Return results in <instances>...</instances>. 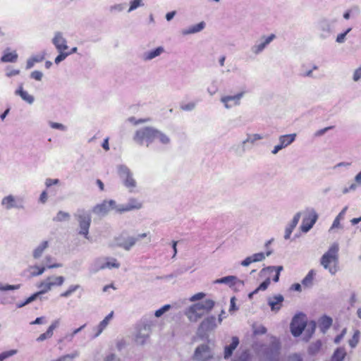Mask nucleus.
<instances>
[{
  "label": "nucleus",
  "instance_id": "f257e3e1",
  "mask_svg": "<svg viewBox=\"0 0 361 361\" xmlns=\"http://www.w3.org/2000/svg\"><path fill=\"white\" fill-rule=\"evenodd\" d=\"M253 348L259 361H279L281 344L276 337H271L269 344L255 343Z\"/></svg>",
  "mask_w": 361,
  "mask_h": 361
},
{
  "label": "nucleus",
  "instance_id": "f03ea898",
  "mask_svg": "<svg viewBox=\"0 0 361 361\" xmlns=\"http://www.w3.org/2000/svg\"><path fill=\"white\" fill-rule=\"evenodd\" d=\"M339 245L338 243H332L328 250L320 259L321 265L331 275L338 271Z\"/></svg>",
  "mask_w": 361,
  "mask_h": 361
},
{
  "label": "nucleus",
  "instance_id": "7ed1b4c3",
  "mask_svg": "<svg viewBox=\"0 0 361 361\" xmlns=\"http://www.w3.org/2000/svg\"><path fill=\"white\" fill-rule=\"evenodd\" d=\"M214 301L206 299L204 301L197 302L190 306L185 311V314L190 322H196L204 314L210 312L214 306Z\"/></svg>",
  "mask_w": 361,
  "mask_h": 361
},
{
  "label": "nucleus",
  "instance_id": "20e7f679",
  "mask_svg": "<svg viewBox=\"0 0 361 361\" xmlns=\"http://www.w3.org/2000/svg\"><path fill=\"white\" fill-rule=\"evenodd\" d=\"M117 171L123 185L130 192H137V183L133 171L124 164L117 166Z\"/></svg>",
  "mask_w": 361,
  "mask_h": 361
},
{
  "label": "nucleus",
  "instance_id": "39448f33",
  "mask_svg": "<svg viewBox=\"0 0 361 361\" xmlns=\"http://www.w3.org/2000/svg\"><path fill=\"white\" fill-rule=\"evenodd\" d=\"M155 128L152 127H144L135 131L133 140L139 145L149 146L154 142Z\"/></svg>",
  "mask_w": 361,
  "mask_h": 361
},
{
  "label": "nucleus",
  "instance_id": "423d86ee",
  "mask_svg": "<svg viewBox=\"0 0 361 361\" xmlns=\"http://www.w3.org/2000/svg\"><path fill=\"white\" fill-rule=\"evenodd\" d=\"M336 19L324 18L320 19L317 24V29L319 31V38L326 39L329 37L335 30Z\"/></svg>",
  "mask_w": 361,
  "mask_h": 361
},
{
  "label": "nucleus",
  "instance_id": "0eeeda50",
  "mask_svg": "<svg viewBox=\"0 0 361 361\" xmlns=\"http://www.w3.org/2000/svg\"><path fill=\"white\" fill-rule=\"evenodd\" d=\"M1 205L6 210L23 209L25 208V199L22 196L10 194L1 199Z\"/></svg>",
  "mask_w": 361,
  "mask_h": 361
},
{
  "label": "nucleus",
  "instance_id": "6e6552de",
  "mask_svg": "<svg viewBox=\"0 0 361 361\" xmlns=\"http://www.w3.org/2000/svg\"><path fill=\"white\" fill-rule=\"evenodd\" d=\"M75 216L79 223V233L86 239H89V228L91 224V216L89 212L84 209L78 210Z\"/></svg>",
  "mask_w": 361,
  "mask_h": 361
},
{
  "label": "nucleus",
  "instance_id": "1a4fd4ad",
  "mask_svg": "<svg viewBox=\"0 0 361 361\" xmlns=\"http://www.w3.org/2000/svg\"><path fill=\"white\" fill-rule=\"evenodd\" d=\"M214 353L208 343L199 345L192 357L193 361H208L213 358Z\"/></svg>",
  "mask_w": 361,
  "mask_h": 361
},
{
  "label": "nucleus",
  "instance_id": "9d476101",
  "mask_svg": "<svg viewBox=\"0 0 361 361\" xmlns=\"http://www.w3.org/2000/svg\"><path fill=\"white\" fill-rule=\"evenodd\" d=\"M318 215L313 208H307L305 211V216L300 226L303 233H307L317 221Z\"/></svg>",
  "mask_w": 361,
  "mask_h": 361
},
{
  "label": "nucleus",
  "instance_id": "9b49d317",
  "mask_svg": "<svg viewBox=\"0 0 361 361\" xmlns=\"http://www.w3.org/2000/svg\"><path fill=\"white\" fill-rule=\"evenodd\" d=\"M306 323V317L304 314L300 313L295 315L290 326L292 334L295 337L299 336L304 330Z\"/></svg>",
  "mask_w": 361,
  "mask_h": 361
},
{
  "label": "nucleus",
  "instance_id": "f8f14e48",
  "mask_svg": "<svg viewBox=\"0 0 361 361\" xmlns=\"http://www.w3.org/2000/svg\"><path fill=\"white\" fill-rule=\"evenodd\" d=\"M276 38L274 34H271L268 36H262L254 45L252 46L250 51L255 56L260 54Z\"/></svg>",
  "mask_w": 361,
  "mask_h": 361
},
{
  "label": "nucleus",
  "instance_id": "ddd939ff",
  "mask_svg": "<svg viewBox=\"0 0 361 361\" xmlns=\"http://www.w3.org/2000/svg\"><path fill=\"white\" fill-rule=\"evenodd\" d=\"M244 94L245 92H240L234 95H223L220 98V102L226 109H231L240 105Z\"/></svg>",
  "mask_w": 361,
  "mask_h": 361
},
{
  "label": "nucleus",
  "instance_id": "4468645a",
  "mask_svg": "<svg viewBox=\"0 0 361 361\" xmlns=\"http://www.w3.org/2000/svg\"><path fill=\"white\" fill-rule=\"evenodd\" d=\"M297 135L295 133L281 135L279 137V142L271 150V154L275 155L279 151L290 146L296 139Z\"/></svg>",
  "mask_w": 361,
  "mask_h": 361
},
{
  "label": "nucleus",
  "instance_id": "2eb2a0df",
  "mask_svg": "<svg viewBox=\"0 0 361 361\" xmlns=\"http://www.w3.org/2000/svg\"><path fill=\"white\" fill-rule=\"evenodd\" d=\"M283 269L282 266H269L263 268L259 271V277L264 278V279H269L271 281V278L274 274L272 279L274 282H278L279 280V276L281 271Z\"/></svg>",
  "mask_w": 361,
  "mask_h": 361
},
{
  "label": "nucleus",
  "instance_id": "dca6fc26",
  "mask_svg": "<svg viewBox=\"0 0 361 361\" xmlns=\"http://www.w3.org/2000/svg\"><path fill=\"white\" fill-rule=\"evenodd\" d=\"M152 325V322H147L141 325L135 335V341L137 343L141 345L145 343L149 336Z\"/></svg>",
  "mask_w": 361,
  "mask_h": 361
},
{
  "label": "nucleus",
  "instance_id": "f3484780",
  "mask_svg": "<svg viewBox=\"0 0 361 361\" xmlns=\"http://www.w3.org/2000/svg\"><path fill=\"white\" fill-rule=\"evenodd\" d=\"M51 43L57 51L67 50L68 49L67 39L64 37L63 33L61 31L54 32Z\"/></svg>",
  "mask_w": 361,
  "mask_h": 361
},
{
  "label": "nucleus",
  "instance_id": "a211bd4d",
  "mask_svg": "<svg viewBox=\"0 0 361 361\" xmlns=\"http://www.w3.org/2000/svg\"><path fill=\"white\" fill-rule=\"evenodd\" d=\"M114 205V200H104L101 204H97L92 209V212L99 215L104 216L108 214V212L111 210H113V207Z\"/></svg>",
  "mask_w": 361,
  "mask_h": 361
},
{
  "label": "nucleus",
  "instance_id": "6ab92c4d",
  "mask_svg": "<svg viewBox=\"0 0 361 361\" xmlns=\"http://www.w3.org/2000/svg\"><path fill=\"white\" fill-rule=\"evenodd\" d=\"M284 298L282 295L278 294L267 298V302L271 310L275 313L278 312L283 306Z\"/></svg>",
  "mask_w": 361,
  "mask_h": 361
},
{
  "label": "nucleus",
  "instance_id": "aec40b11",
  "mask_svg": "<svg viewBox=\"0 0 361 361\" xmlns=\"http://www.w3.org/2000/svg\"><path fill=\"white\" fill-rule=\"evenodd\" d=\"M219 324L214 316H209L201 322L199 329L204 332H208L214 330Z\"/></svg>",
  "mask_w": 361,
  "mask_h": 361
},
{
  "label": "nucleus",
  "instance_id": "412c9836",
  "mask_svg": "<svg viewBox=\"0 0 361 361\" xmlns=\"http://www.w3.org/2000/svg\"><path fill=\"white\" fill-rule=\"evenodd\" d=\"M165 52V49L162 46L156 47L155 49L147 51L142 55V59L144 61H149Z\"/></svg>",
  "mask_w": 361,
  "mask_h": 361
},
{
  "label": "nucleus",
  "instance_id": "4be33fe9",
  "mask_svg": "<svg viewBox=\"0 0 361 361\" xmlns=\"http://www.w3.org/2000/svg\"><path fill=\"white\" fill-rule=\"evenodd\" d=\"M106 258L98 257L94 259L89 267V271L90 274H96L100 270L106 269Z\"/></svg>",
  "mask_w": 361,
  "mask_h": 361
},
{
  "label": "nucleus",
  "instance_id": "5701e85b",
  "mask_svg": "<svg viewBox=\"0 0 361 361\" xmlns=\"http://www.w3.org/2000/svg\"><path fill=\"white\" fill-rule=\"evenodd\" d=\"M206 27V23L204 21H202L199 23L185 27L181 30V34L183 36L190 35L198 33L202 31Z\"/></svg>",
  "mask_w": 361,
  "mask_h": 361
},
{
  "label": "nucleus",
  "instance_id": "b1692460",
  "mask_svg": "<svg viewBox=\"0 0 361 361\" xmlns=\"http://www.w3.org/2000/svg\"><path fill=\"white\" fill-rule=\"evenodd\" d=\"M301 214L300 212L296 213L291 221L286 226L285 229V234H284V238L286 240H288L290 238V235L294 230V228L298 225L300 219Z\"/></svg>",
  "mask_w": 361,
  "mask_h": 361
},
{
  "label": "nucleus",
  "instance_id": "393cba45",
  "mask_svg": "<svg viewBox=\"0 0 361 361\" xmlns=\"http://www.w3.org/2000/svg\"><path fill=\"white\" fill-rule=\"evenodd\" d=\"M239 345V339L236 336H233L231 342L229 344H226L224 347V357L225 359H228L233 354V350Z\"/></svg>",
  "mask_w": 361,
  "mask_h": 361
},
{
  "label": "nucleus",
  "instance_id": "a878e982",
  "mask_svg": "<svg viewBox=\"0 0 361 361\" xmlns=\"http://www.w3.org/2000/svg\"><path fill=\"white\" fill-rule=\"evenodd\" d=\"M114 316V312H111L108 315L105 317V318L99 322L98 326L95 328L96 333L94 336V338L99 336L102 331L106 328L109 325L110 321L112 319Z\"/></svg>",
  "mask_w": 361,
  "mask_h": 361
},
{
  "label": "nucleus",
  "instance_id": "bb28decb",
  "mask_svg": "<svg viewBox=\"0 0 361 361\" xmlns=\"http://www.w3.org/2000/svg\"><path fill=\"white\" fill-rule=\"evenodd\" d=\"M15 94L20 96L23 100L29 104H32L35 101L34 97L30 94L27 91L24 90L22 85H20L15 91Z\"/></svg>",
  "mask_w": 361,
  "mask_h": 361
},
{
  "label": "nucleus",
  "instance_id": "cd10ccee",
  "mask_svg": "<svg viewBox=\"0 0 361 361\" xmlns=\"http://www.w3.org/2000/svg\"><path fill=\"white\" fill-rule=\"evenodd\" d=\"M46 270V266L42 264H34L27 267V271L31 277H35L42 275Z\"/></svg>",
  "mask_w": 361,
  "mask_h": 361
},
{
  "label": "nucleus",
  "instance_id": "c85d7f7f",
  "mask_svg": "<svg viewBox=\"0 0 361 361\" xmlns=\"http://www.w3.org/2000/svg\"><path fill=\"white\" fill-rule=\"evenodd\" d=\"M49 247V241H42L32 251V257L34 259H37L40 258L44 253V250Z\"/></svg>",
  "mask_w": 361,
  "mask_h": 361
},
{
  "label": "nucleus",
  "instance_id": "c756f323",
  "mask_svg": "<svg viewBox=\"0 0 361 361\" xmlns=\"http://www.w3.org/2000/svg\"><path fill=\"white\" fill-rule=\"evenodd\" d=\"M137 241V238L135 237H128L125 240H118V245L121 247H123L126 250H130Z\"/></svg>",
  "mask_w": 361,
  "mask_h": 361
},
{
  "label": "nucleus",
  "instance_id": "7c9ffc66",
  "mask_svg": "<svg viewBox=\"0 0 361 361\" xmlns=\"http://www.w3.org/2000/svg\"><path fill=\"white\" fill-rule=\"evenodd\" d=\"M18 55L16 51H8L6 49L4 51V54L1 58V61L3 63H15L17 61Z\"/></svg>",
  "mask_w": 361,
  "mask_h": 361
},
{
  "label": "nucleus",
  "instance_id": "2f4dec72",
  "mask_svg": "<svg viewBox=\"0 0 361 361\" xmlns=\"http://www.w3.org/2000/svg\"><path fill=\"white\" fill-rule=\"evenodd\" d=\"M157 140L162 145H169L171 143V139L166 133L155 128L154 141Z\"/></svg>",
  "mask_w": 361,
  "mask_h": 361
},
{
  "label": "nucleus",
  "instance_id": "473e14b6",
  "mask_svg": "<svg viewBox=\"0 0 361 361\" xmlns=\"http://www.w3.org/2000/svg\"><path fill=\"white\" fill-rule=\"evenodd\" d=\"M50 280H49L47 278L45 279L44 281H41L38 285V288L40 289L39 292H37L34 293L33 295H36V298L40 295L44 294L47 292H49L52 286L51 285V283L49 282Z\"/></svg>",
  "mask_w": 361,
  "mask_h": 361
},
{
  "label": "nucleus",
  "instance_id": "72a5a7b5",
  "mask_svg": "<svg viewBox=\"0 0 361 361\" xmlns=\"http://www.w3.org/2000/svg\"><path fill=\"white\" fill-rule=\"evenodd\" d=\"M264 138V136L262 134L259 133H247L246 135V138L242 142V144L245 146L246 144L250 143L251 145H255L257 141L262 140Z\"/></svg>",
  "mask_w": 361,
  "mask_h": 361
},
{
  "label": "nucleus",
  "instance_id": "f704fd0d",
  "mask_svg": "<svg viewBox=\"0 0 361 361\" xmlns=\"http://www.w3.org/2000/svg\"><path fill=\"white\" fill-rule=\"evenodd\" d=\"M237 282H240L241 284H243V282L238 280V278L235 276H227L221 279H218L214 281L215 283H224L228 284L230 286L235 285Z\"/></svg>",
  "mask_w": 361,
  "mask_h": 361
},
{
  "label": "nucleus",
  "instance_id": "c9c22d12",
  "mask_svg": "<svg viewBox=\"0 0 361 361\" xmlns=\"http://www.w3.org/2000/svg\"><path fill=\"white\" fill-rule=\"evenodd\" d=\"M45 57V53H40L30 57L26 62V69L32 68L36 63L41 62Z\"/></svg>",
  "mask_w": 361,
  "mask_h": 361
},
{
  "label": "nucleus",
  "instance_id": "e433bc0d",
  "mask_svg": "<svg viewBox=\"0 0 361 361\" xmlns=\"http://www.w3.org/2000/svg\"><path fill=\"white\" fill-rule=\"evenodd\" d=\"M355 183H351L348 187L344 188L343 193L346 194L350 191H354L357 189L358 185H361V171L355 176Z\"/></svg>",
  "mask_w": 361,
  "mask_h": 361
},
{
  "label": "nucleus",
  "instance_id": "4c0bfd02",
  "mask_svg": "<svg viewBox=\"0 0 361 361\" xmlns=\"http://www.w3.org/2000/svg\"><path fill=\"white\" fill-rule=\"evenodd\" d=\"M316 275L314 270H310L302 281V285L305 288H310L313 286L314 277Z\"/></svg>",
  "mask_w": 361,
  "mask_h": 361
},
{
  "label": "nucleus",
  "instance_id": "58836bf2",
  "mask_svg": "<svg viewBox=\"0 0 361 361\" xmlns=\"http://www.w3.org/2000/svg\"><path fill=\"white\" fill-rule=\"evenodd\" d=\"M128 212L140 209L142 207V203L137 198H130L126 202Z\"/></svg>",
  "mask_w": 361,
  "mask_h": 361
},
{
  "label": "nucleus",
  "instance_id": "ea45409f",
  "mask_svg": "<svg viewBox=\"0 0 361 361\" xmlns=\"http://www.w3.org/2000/svg\"><path fill=\"white\" fill-rule=\"evenodd\" d=\"M272 252H273L272 250H267V252L265 253L261 252L255 253L250 256H251L253 263H255V262H262L266 258V257H269V255H271L272 254Z\"/></svg>",
  "mask_w": 361,
  "mask_h": 361
},
{
  "label": "nucleus",
  "instance_id": "a19ab883",
  "mask_svg": "<svg viewBox=\"0 0 361 361\" xmlns=\"http://www.w3.org/2000/svg\"><path fill=\"white\" fill-rule=\"evenodd\" d=\"M332 319L328 316H323L319 319V327L322 331H326L332 324Z\"/></svg>",
  "mask_w": 361,
  "mask_h": 361
},
{
  "label": "nucleus",
  "instance_id": "79ce46f5",
  "mask_svg": "<svg viewBox=\"0 0 361 361\" xmlns=\"http://www.w3.org/2000/svg\"><path fill=\"white\" fill-rule=\"evenodd\" d=\"M346 355V352L343 348H338L334 353L331 361H343Z\"/></svg>",
  "mask_w": 361,
  "mask_h": 361
},
{
  "label": "nucleus",
  "instance_id": "37998d69",
  "mask_svg": "<svg viewBox=\"0 0 361 361\" xmlns=\"http://www.w3.org/2000/svg\"><path fill=\"white\" fill-rule=\"evenodd\" d=\"M53 258L50 255H47L44 257V259L42 263V266H46L47 269H51V268H59L61 267V264L59 263H52Z\"/></svg>",
  "mask_w": 361,
  "mask_h": 361
},
{
  "label": "nucleus",
  "instance_id": "c03bdc74",
  "mask_svg": "<svg viewBox=\"0 0 361 361\" xmlns=\"http://www.w3.org/2000/svg\"><path fill=\"white\" fill-rule=\"evenodd\" d=\"M47 279L49 280H50L49 282L51 283L52 288L54 286H61L63 283L64 280H65L64 277L61 276H51L47 277Z\"/></svg>",
  "mask_w": 361,
  "mask_h": 361
},
{
  "label": "nucleus",
  "instance_id": "a18cd8bd",
  "mask_svg": "<svg viewBox=\"0 0 361 361\" xmlns=\"http://www.w3.org/2000/svg\"><path fill=\"white\" fill-rule=\"evenodd\" d=\"M80 288V286L78 284L71 285L68 287V288L66 291H64L60 294V297L66 298H69L73 293H75Z\"/></svg>",
  "mask_w": 361,
  "mask_h": 361
},
{
  "label": "nucleus",
  "instance_id": "49530a36",
  "mask_svg": "<svg viewBox=\"0 0 361 361\" xmlns=\"http://www.w3.org/2000/svg\"><path fill=\"white\" fill-rule=\"evenodd\" d=\"M106 258V269H111L113 268L118 269L120 267V264L117 262L115 258L113 257H105Z\"/></svg>",
  "mask_w": 361,
  "mask_h": 361
},
{
  "label": "nucleus",
  "instance_id": "de8ad7c7",
  "mask_svg": "<svg viewBox=\"0 0 361 361\" xmlns=\"http://www.w3.org/2000/svg\"><path fill=\"white\" fill-rule=\"evenodd\" d=\"M126 7V3L116 4L109 7V11L112 13L122 12Z\"/></svg>",
  "mask_w": 361,
  "mask_h": 361
},
{
  "label": "nucleus",
  "instance_id": "09e8293b",
  "mask_svg": "<svg viewBox=\"0 0 361 361\" xmlns=\"http://www.w3.org/2000/svg\"><path fill=\"white\" fill-rule=\"evenodd\" d=\"M57 51L59 53V55L54 59V62L56 64H59L61 61H63L68 56H70V53H67V50H61Z\"/></svg>",
  "mask_w": 361,
  "mask_h": 361
},
{
  "label": "nucleus",
  "instance_id": "8fccbe9b",
  "mask_svg": "<svg viewBox=\"0 0 361 361\" xmlns=\"http://www.w3.org/2000/svg\"><path fill=\"white\" fill-rule=\"evenodd\" d=\"M321 347L322 342L320 341H317L310 345L308 351L310 354L314 355L320 350Z\"/></svg>",
  "mask_w": 361,
  "mask_h": 361
},
{
  "label": "nucleus",
  "instance_id": "3c124183",
  "mask_svg": "<svg viewBox=\"0 0 361 361\" xmlns=\"http://www.w3.org/2000/svg\"><path fill=\"white\" fill-rule=\"evenodd\" d=\"M113 207V210L118 213H123L128 212L127 204H117L116 202L114 200V205Z\"/></svg>",
  "mask_w": 361,
  "mask_h": 361
},
{
  "label": "nucleus",
  "instance_id": "603ef678",
  "mask_svg": "<svg viewBox=\"0 0 361 361\" xmlns=\"http://www.w3.org/2000/svg\"><path fill=\"white\" fill-rule=\"evenodd\" d=\"M20 287V284L8 285L4 284L0 281V291L15 290L19 289Z\"/></svg>",
  "mask_w": 361,
  "mask_h": 361
},
{
  "label": "nucleus",
  "instance_id": "864d4df0",
  "mask_svg": "<svg viewBox=\"0 0 361 361\" xmlns=\"http://www.w3.org/2000/svg\"><path fill=\"white\" fill-rule=\"evenodd\" d=\"M352 80L355 82H361V65L353 72Z\"/></svg>",
  "mask_w": 361,
  "mask_h": 361
},
{
  "label": "nucleus",
  "instance_id": "5fc2aeb1",
  "mask_svg": "<svg viewBox=\"0 0 361 361\" xmlns=\"http://www.w3.org/2000/svg\"><path fill=\"white\" fill-rule=\"evenodd\" d=\"M144 5L142 0H133L130 2V7L128 10V13L132 12L133 11L137 9L138 7L142 6Z\"/></svg>",
  "mask_w": 361,
  "mask_h": 361
},
{
  "label": "nucleus",
  "instance_id": "6e6d98bb",
  "mask_svg": "<svg viewBox=\"0 0 361 361\" xmlns=\"http://www.w3.org/2000/svg\"><path fill=\"white\" fill-rule=\"evenodd\" d=\"M70 217V215L67 212H64L62 211H60L57 213L56 216L54 218V221H62L68 220Z\"/></svg>",
  "mask_w": 361,
  "mask_h": 361
},
{
  "label": "nucleus",
  "instance_id": "4d7b16f0",
  "mask_svg": "<svg viewBox=\"0 0 361 361\" xmlns=\"http://www.w3.org/2000/svg\"><path fill=\"white\" fill-rule=\"evenodd\" d=\"M17 352V350H10L0 353V361H4L6 359L16 355Z\"/></svg>",
  "mask_w": 361,
  "mask_h": 361
},
{
  "label": "nucleus",
  "instance_id": "13d9d810",
  "mask_svg": "<svg viewBox=\"0 0 361 361\" xmlns=\"http://www.w3.org/2000/svg\"><path fill=\"white\" fill-rule=\"evenodd\" d=\"M351 27H348L345 32L338 35L336 39V42L339 44L345 42V37L351 31Z\"/></svg>",
  "mask_w": 361,
  "mask_h": 361
},
{
  "label": "nucleus",
  "instance_id": "bf43d9fd",
  "mask_svg": "<svg viewBox=\"0 0 361 361\" xmlns=\"http://www.w3.org/2000/svg\"><path fill=\"white\" fill-rule=\"evenodd\" d=\"M78 355H79V353L77 351H75L73 353L66 354V355L60 356L57 359H54V361H65V360H66V359H74L76 357H78Z\"/></svg>",
  "mask_w": 361,
  "mask_h": 361
},
{
  "label": "nucleus",
  "instance_id": "052dcab7",
  "mask_svg": "<svg viewBox=\"0 0 361 361\" xmlns=\"http://www.w3.org/2000/svg\"><path fill=\"white\" fill-rule=\"evenodd\" d=\"M171 308L170 305H165L159 310H156L154 312V316L156 317H160L161 315H163L165 312L169 311Z\"/></svg>",
  "mask_w": 361,
  "mask_h": 361
},
{
  "label": "nucleus",
  "instance_id": "680f3d73",
  "mask_svg": "<svg viewBox=\"0 0 361 361\" xmlns=\"http://www.w3.org/2000/svg\"><path fill=\"white\" fill-rule=\"evenodd\" d=\"M359 337L360 331L357 330L355 331L353 338L349 341V345L351 348H355L357 345Z\"/></svg>",
  "mask_w": 361,
  "mask_h": 361
},
{
  "label": "nucleus",
  "instance_id": "e2e57ef3",
  "mask_svg": "<svg viewBox=\"0 0 361 361\" xmlns=\"http://www.w3.org/2000/svg\"><path fill=\"white\" fill-rule=\"evenodd\" d=\"M53 336V333H51L49 331L47 330L46 332L40 334L36 339L37 342H42L47 339L51 338Z\"/></svg>",
  "mask_w": 361,
  "mask_h": 361
},
{
  "label": "nucleus",
  "instance_id": "0e129e2a",
  "mask_svg": "<svg viewBox=\"0 0 361 361\" xmlns=\"http://www.w3.org/2000/svg\"><path fill=\"white\" fill-rule=\"evenodd\" d=\"M49 125L53 129H56V130H61V131H66V127L64 125H63L61 123H59L49 121Z\"/></svg>",
  "mask_w": 361,
  "mask_h": 361
},
{
  "label": "nucleus",
  "instance_id": "69168bd1",
  "mask_svg": "<svg viewBox=\"0 0 361 361\" xmlns=\"http://www.w3.org/2000/svg\"><path fill=\"white\" fill-rule=\"evenodd\" d=\"M341 219H339L338 218L336 217L333 221V224L331 225V226L330 227L329 230V233H331L334 231V230L335 228H342V226L341 224Z\"/></svg>",
  "mask_w": 361,
  "mask_h": 361
},
{
  "label": "nucleus",
  "instance_id": "338daca9",
  "mask_svg": "<svg viewBox=\"0 0 361 361\" xmlns=\"http://www.w3.org/2000/svg\"><path fill=\"white\" fill-rule=\"evenodd\" d=\"M270 280L269 279H264V281L259 284V286L256 288L257 291H264L267 289L268 286L270 284Z\"/></svg>",
  "mask_w": 361,
  "mask_h": 361
},
{
  "label": "nucleus",
  "instance_id": "774afa93",
  "mask_svg": "<svg viewBox=\"0 0 361 361\" xmlns=\"http://www.w3.org/2000/svg\"><path fill=\"white\" fill-rule=\"evenodd\" d=\"M196 106V104L195 102H189L188 104H182L180 108L183 111H192Z\"/></svg>",
  "mask_w": 361,
  "mask_h": 361
}]
</instances>
